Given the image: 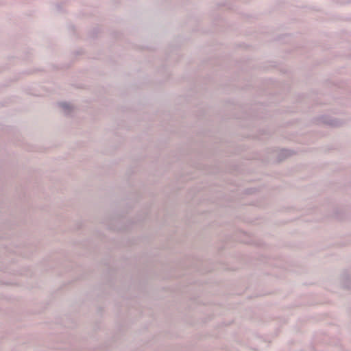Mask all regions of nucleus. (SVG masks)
<instances>
[{"mask_svg": "<svg viewBox=\"0 0 351 351\" xmlns=\"http://www.w3.org/2000/svg\"><path fill=\"white\" fill-rule=\"evenodd\" d=\"M60 106L66 112H69L72 108L71 105L67 102H62L60 104Z\"/></svg>", "mask_w": 351, "mask_h": 351, "instance_id": "f03ea898", "label": "nucleus"}, {"mask_svg": "<svg viewBox=\"0 0 351 351\" xmlns=\"http://www.w3.org/2000/svg\"><path fill=\"white\" fill-rule=\"evenodd\" d=\"M326 123L332 126H339L341 125L342 121L337 119H330L329 120L326 121Z\"/></svg>", "mask_w": 351, "mask_h": 351, "instance_id": "f257e3e1", "label": "nucleus"}]
</instances>
